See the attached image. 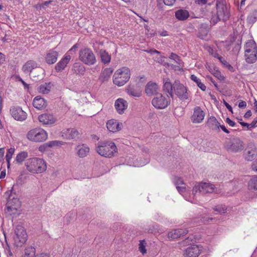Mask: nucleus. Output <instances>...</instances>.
<instances>
[{
  "instance_id": "obj_1",
  "label": "nucleus",
  "mask_w": 257,
  "mask_h": 257,
  "mask_svg": "<svg viewBox=\"0 0 257 257\" xmlns=\"http://www.w3.org/2000/svg\"><path fill=\"white\" fill-rule=\"evenodd\" d=\"M27 170L32 173H41L46 170L47 166L43 159L33 158L27 160L25 163Z\"/></svg>"
},
{
  "instance_id": "obj_2",
  "label": "nucleus",
  "mask_w": 257,
  "mask_h": 257,
  "mask_svg": "<svg viewBox=\"0 0 257 257\" xmlns=\"http://www.w3.org/2000/svg\"><path fill=\"white\" fill-rule=\"evenodd\" d=\"M96 152L101 156L111 158L117 152V148L115 144L111 142L100 143L96 148Z\"/></svg>"
},
{
  "instance_id": "obj_3",
  "label": "nucleus",
  "mask_w": 257,
  "mask_h": 257,
  "mask_svg": "<svg viewBox=\"0 0 257 257\" xmlns=\"http://www.w3.org/2000/svg\"><path fill=\"white\" fill-rule=\"evenodd\" d=\"M130 76V69L127 67H122L114 73L113 76V82L118 86H123L129 80Z\"/></svg>"
},
{
  "instance_id": "obj_4",
  "label": "nucleus",
  "mask_w": 257,
  "mask_h": 257,
  "mask_svg": "<svg viewBox=\"0 0 257 257\" xmlns=\"http://www.w3.org/2000/svg\"><path fill=\"white\" fill-rule=\"evenodd\" d=\"M217 12L215 16L211 18V22L213 24H216L219 21H226L230 16L229 12L226 5L216 6Z\"/></svg>"
},
{
  "instance_id": "obj_5",
  "label": "nucleus",
  "mask_w": 257,
  "mask_h": 257,
  "mask_svg": "<svg viewBox=\"0 0 257 257\" xmlns=\"http://www.w3.org/2000/svg\"><path fill=\"white\" fill-rule=\"evenodd\" d=\"M79 58L81 62L88 65H94L96 62V57L93 52L90 49L87 48L80 50Z\"/></svg>"
},
{
  "instance_id": "obj_6",
  "label": "nucleus",
  "mask_w": 257,
  "mask_h": 257,
  "mask_svg": "<svg viewBox=\"0 0 257 257\" xmlns=\"http://www.w3.org/2000/svg\"><path fill=\"white\" fill-rule=\"evenodd\" d=\"M47 132L41 128H35L31 130L27 135L28 140L35 142L45 141L47 139Z\"/></svg>"
},
{
  "instance_id": "obj_7",
  "label": "nucleus",
  "mask_w": 257,
  "mask_h": 257,
  "mask_svg": "<svg viewBox=\"0 0 257 257\" xmlns=\"http://www.w3.org/2000/svg\"><path fill=\"white\" fill-rule=\"evenodd\" d=\"M193 194H196L198 192L202 194L206 193H218V190L214 185L208 183H200L196 184L192 189Z\"/></svg>"
},
{
  "instance_id": "obj_8",
  "label": "nucleus",
  "mask_w": 257,
  "mask_h": 257,
  "mask_svg": "<svg viewBox=\"0 0 257 257\" xmlns=\"http://www.w3.org/2000/svg\"><path fill=\"white\" fill-rule=\"evenodd\" d=\"M170 98L161 93L157 94L152 100V105L156 108L162 109L167 107L170 104Z\"/></svg>"
},
{
  "instance_id": "obj_9",
  "label": "nucleus",
  "mask_w": 257,
  "mask_h": 257,
  "mask_svg": "<svg viewBox=\"0 0 257 257\" xmlns=\"http://www.w3.org/2000/svg\"><path fill=\"white\" fill-rule=\"evenodd\" d=\"M173 89L175 94L181 100H186L189 97L187 88L181 84L179 80H176L173 84Z\"/></svg>"
},
{
  "instance_id": "obj_10",
  "label": "nucleus",
  "mask_w": 257,
  "mask_h": 257,
  "mask_svg": "<svg viewBox=\"0 0 257 257\" xmlns=\"http://www.w3.org/2000/svg\"><path fill=\"white\" fill-rule=\"evenodd\" d=\"M27 234L24 228L21 225H18L15 229V235L14 237L15 243L17 246H22L27 240Z\"/></svg>"
},
{
  "instance_id": "obj_11",
  "label": "nucleus",
  "mask_w": 257,
  "mask_h": 257,
  "mask_svg": "<svg viewBox=\"0 0 257 257\" xmlns=\"http://www.w3.org/2000/svg\"><path fill=\"white\" fill-rule=\"evenodd\" d=\"M225 147L227 151L238 152L243 150V142L237 138H233L226 143Z\"/></svg>"
},
{
  "instance_id": "obj_12",
  "label": "nucleus",
  "mask_w": 257,
  "mask_h": 257,
  "mask_svg": "<svg viewBox=\"0 0 257 257\" xmlns=\"http://www.w3.org/2000/svg\"><path fill=\"white\" fill-rule=\"evenodd\" d=\"M61 136L65 139L76 140L80 138V134L75 128H68L64 129L61 132Z\"/></svg>"
},
{
  "instance_id": "obj_13",
  "label": "nucleus",
  "mask_w": 257,
  "mask_h": 257,
  "mask_svg": "<svg viewBox=\"0 0 257 257\" xmlns=\"http://www.w3.org/2000/svg\"><path fill=\"white\" fill-rule=\"evenodd\" d=\"M10 112L14 118L18 121H24L27 118V114L19 106H13L10 109Z\"/></svg>"
},
{
  "instance_id": "obj_14",
  "label": "nucleus",
  "mask_w": 257,
  "mask_h": 257,
  "mask_svg": "<svg viewBox=\"0 0 257 257\" xmlns=\"http://www.w3.org/2000/svg\"><path fill=\"white\" fill-rule=\"evenodd\" d=\"M205 116V112L199 106H196L193 110V113L191 116L192 122L199 123L202 121Z\"/></svg>"
},
{
  "instance_id": "obj_15",
  "label": "nucleus",
  "mask_w": 257,
  "mask_h": 257,
  "mask_svg": "<svg viewBox=\"0 0 257 257\" xmlns=\"http://www.w3.org/2000/svg\"><path fill=\"white\" fill-rule=\"evenodd\" d=\"M244 155L245 160L251 161L257 156V149L254 145L248 146L245 150Z\"/></svg>"
},
{
  "instance_id": "obj_16",
  "label": "nucleus",
  "mask_w": 257,
  "mask_h": 257,
  "mask_svg": "<svg viewBox=\"0 0 257 257\" xmlns=\"http://www.w3.org/2000/svg\"><path fill=\"white\" fill-rule=\"evenodd\" d=\"M106 127L109 132L116 133L121 130L122 123L118 122L117 120L112 119L107 121Z\"/></svg>"
},
{
  "instance_id": "obj_17",
  "label": "nucleus",
  "mask_w": 257,
  "mask_h": 257,
  "mask_svg": "<svg viewBox=\"0 0 257 257\" xmlns=\"http://www.w3.org/2000/svg\"><path fill=\"white\" fill-rule=\"evenodd\" d=\"M126 90L128 94L131 96L139 97L141 96V89L136 84H130L126 88Z\"/></svg>"
},
{
  "instance_id": "obj_18",
  "label": "nucleus",
  "mask_w": 257,
  "mask_h": 257,
  "mask_svg": "<svg viewBox=\"0 0 257 257\" xmlns=\"http://www.w3.org/2000/svg\"><path fill=\"white\" fill-rule=\"evenodd\" d=\"M38 119L40 122L44 124H51L56 121V118L53 115L49 113H44L38 116Z\"/></svg>"
},
{
  "instance_id": "obj_19",
  "label": "nucleus",
  "mask_w": 257,
  "mask_h": 257,
  "mask_svg": "<svg viewBox=\"0 0 257 257\" xmlns=\"http://www.w3.org/2000/svg\"><path fill=\"white\" fill-rule=\"evenodd\" d=\"M58 53L54 49L50 50L46 55L45 60L48 64H54L57 60Z\"/></svg>"
},
{
  "instance_id": "obj_20",
  "label": "nucleus",
  "mask_w": 257,
  "mask_h": 257,
  "mask_svg": "<svg viewBox=\"0 0 257 257\" xmlns=\"http://www.w3.org/2000/svg\"><path fill=\"white\" fill-rule=\"evenodd\" d=\"M200 254V249L197 245L187 247L184 252L185 257H197Z\"/></svg>"
},
{
  "instance_id": "obj_21",
  "label": "nucleus",
  "mask_w": 257,
  "mask_h": 257,
  "mask_svg": "<svg viewBox=\"0 0 257 257\" xmlns=\"http://www.w3.org/2000/svg\"><path fill=\"white\" fill-rule=\"evenodd\" d=\"M71 59L69 55L66 54L64 57L55 66V69L57 72H61L65 69Z\"/></svg>"
},
{
  "instance_id": "obj_22",
  "label": "nucleus",
  "mask_w": 257,
  "mask_h": 257,
  "mask_svg": "<svg viewBox=\"0 0 257 257\" xmlns=\"http://www.w3.org/2000/svg\"><path fill=\"white\" fill-rule=\"evenodd\" d=\"M38 67V64L34 60H29L25 63L22 67V71L25 74L29 75L32 72V70Z\"/></svg>"
},
{
  "instance_id": "obj_23",
  "label": "nucleus",
  "mask_w": 257,
  "mask_h": 257,
  "mask_svg": "<svg viewBox=\"0 0 257 257\" xmlns=\"http://www.w3.org/2000/svg\"><path fill=\"white\" fill-rule=\"evenodd\" d=\"M158 86L155 83L149 82L145 88V92L148 96L156 95L158 93Z\"/></svg>"
},
{
  "instance_id": "obj_24",
  "label": "nucleus",
  "mask_w": 257,
  "mask_h": 257,
  "mask_svg": "<svg viewBox=\"0 0 257 257\" xmlns=\"http://www.w3.org/2000/svg\"><path fill=\"white\" fill-rule=\"evenodd\" d=\"M114 106L117 112L122 114L127 107V102L123 98H118L115 101Z\"/></svg>"
},
{
  "instance_id": "obj_25",
  "label": "nucleus",
  "mask_w": 257,
  "mask_h": 257,
  "mask_svg": "<svg viewBox=\"0 0 257 257\" xmlns=\"http://www.w3.org/2000/svg\"><path fill=\"white\" fill-rule=\"evenodd\" d=\"M89 148L85 144L78 145L75 148L76 153L80 158L86 157L89 153Z\"/></svg>"
},
{
  "instance_id": "obj_26",
  "label": "nucleus",
  "mask_w": 257,
  "mask_h": 257,
  "mask_svg": "<svg viewBox=\"0 0 257 257\" xmlns=\"http://www.w3.org/2000/svg\"><path fill=\"white\" fill-rule=\"evenodd\" d=\"M188 232V230L186 229H177L172 230L168 233V236L169 238L172 239H176L182 235L186 234Z\"/></svg>"
},
{
  "instance_id": "obj_27",
  "label": "nucleus",
  "mask_w": 257,
  "mask_h": 257,
  "mask_svg": "<svg viewBox=\"0 0 257 257\" xmlns=\"http://www.w3.org/2000/svg\"><path fill=\"white\" fill-rule=\"evenodd\" d=\"M33 105L34 107L40 110L46 107L47 101L43 98L37 96L34 99Z\"/></svg>"
},
{
  "instance_id": "obj_28",
  "label": "nucleus",
  "mask_w": 257,
  "mask_h": 257,
  "mask_svg": "<svg viewBox=\"0 0 257 257\" xmlns=\"http://www.w3.org/2000/svg\"><path fill=\"white\" fill-rule=\"evenodd\" d=\"M175 16L179 21H184L189 17L190 14L187 10L181 9L175 12Z\"/></svg>"
},
{
  "instance_id": "obj_29",
  "label": "nucleus",
  "mask_w": 257,
  "mask_h": 257,
  "mask_svg": "<svg viewBox=\"0 0 257 257\" xmlns=\"http://www.w3.org/2000/svg\"><path fill=\"white\" fill-rule=\"evenodd\" d=\"M54 85L51 82H46L41 84L37 88L40 93L48 94L51 91Z\"/></svg>"
},
{
  "instance_id": "obj_30",
  "label": "nucleus",
  "mask_w": 257,
  "mask_h": 257,
  "mask_svg": "<svg viewBox=\"0 0 257 257\" xmlns=\"http://www.w3.org/2000/svg\"><path fill=\"white\" fill-rule=\"evenodd\" d=\"M99 55L101 62L104 65L108 64L111 60V56L105 50L100 49L99 51Z\"/></svg>"
},
{
  "instance_id": "obj_31",
  "label": "nucleus",
  "mask_w": 257,
  "mask_h": 257,
  "mask_svg": "<svg viewBox=\"0 0 257 257\" xmlns=\"http://www.w3.org/2000/svg\"><path fill=\"white\" fill-rule=\"evenodd\" d=\"M244 56L245 60L248 63H253L256 60V53L257 52H250L248 49L245 50Z\"/></svg>"
},
{
  "instance_id": "obj_32",
  "label": "nucleus",
  "mask_w": 257,
  "mask_h": 257,
  "mask_svg": "<svg viewBox=\"0 0 257 257\" xmlns=\"http://www.w3.org/2000/svg\"><path fill=\"white\" fill-rule=\"evenodd\" d=\"M72 71L74 73L79 75H83L85 72V68L80 63H75L72 67Z\"/></svg>"
},
{
  "instance_id": "obj_33",
  "label": "nucleus",
  "mask_w": 257,
  "mask_h": 257,
  "mask_svg": "<svg viewBox=\"0 0 257 257\" xmlns=\"http://www.w3.org/2000/svg\"><path fill=\"white\" fill-rule=\"evenodd\" d=\"M207 125L213 130L219 131V123L214 116L210 117L206 122Z\"/></svg>"
},
{
  "instance_id": "obj_34",
  "label": "nucleus",
  "mask_w": 257,
  "mask_h": 257,
  "mask_svg": "<svg viewBox=\"0 0 257 257\" xmlns=\"http://www.w3.org/2000/svg\"><path fill=\"white\" fill-rule=\"evenodd\" d=\"M112 73V70L111 68H109L105 69L100 74V75L99 77V80L101 83L107 81L110 78Z\"/></svg>"
},
{
  "instance_id": "obj_35",
  "label": "nucleus",
  "mask_w": 257,
  "mask_h": 257,
  "mask_svg": "<svg viewBox=\"0 0 257 257\" xmlns=\"http://www.w3.org/2000/svg\"><path fill=\"white\" fill-rule=\"evenodd\" d=\"M208 33L207 27L206 25L202 24L200 25L197 36L198 38L203 39H204Z\"/></svg>"
},
{
  "instance_id": "obj_36",
  "label": "nucleus",
  "mask_w": 257,
  "mask_h": 257,
  "mask_svg": "<svg viewBox=\"0 0 257 257\" xmlns=\"http://www.w3.org/2000/svg\"><path fill=\"white\" fill-rule=\"evenodd\" d=\"M173 84L170 81H166L163 85V90L168 93L171 97H173Z\"/></svg>"
},
{
  "instance_id": "obj_37",
  "label": "nucleus",
  "mask_w": 257,
  "mask_h": 257,
  "mask_svg": "<svg viewBox=\"0 0 257 257\" xmlns=\"http://www.w3.org/2000/svg\"><path fill=\"white\" fill-rule=\"evenodd\" d=\"M12 202L8 201L6 204V207L7 211L9 214H14L17 213V210L20 207H16V206L12 205Z\"/></svg>"
},
{
  "instance_id": "obj_38",
  "label": "nucleus",
  "mask_w": 257,
  "mask_h": 257,
  "mask_svg": "<svg viewBox=\"0 0 257 257\" xmlns=\"http://www.w3.org/2000/svg\"><path fill=\"white\" fill-rule=\"evenodd\" d=\"M245 50L248 49L250 52H257V48L256 44L254 41H249L246 43L245 46Z\"/></svg>"
},
{
  "instance_id": "obj_39",
  "label": "nucleus",
  "mask_w": 257,
  "mask_h": 257,
  "mask_svg": "<svg viewBox=\"0 0 257 257\" xmlns=\"http://www.w3.org/2000/svg\"><path fill=\"white\" fill-rule=\"evenodd\" d=\"M190 79L195 82L197 86L203 91H205L206 89L205 85L201 82L200 79H199L196 76L192 74L190 76Z\"/></svg>"
},
{
  "instance_id": "obj_40",
  "label": "nucleus",
  "mask_w": 257,
  "mask_h": 257,
  "mask_svg": "<svg viewBox=\"0 0 257 257\" xmlns=\"http://www.w3.org/2000/svg\"><path fill=\"white\" fill-rule=\"evenodd\" d=\"M28 157V152L26 151H22L17 155L15 160L18 163H22L25 160V159Z\"/></svg>"
},
{
  "instance_id": "obj_41",
  "label": "nucleus",
  "mask_w": 257,
  "mask_h": 257,
  "mask_svg": "<svg viewBox=\"0 0 257 257\" xmlns=\"http://www.w3.org/2000/svg\"><path fill=\"white\" fill-rule=\"evenodd\" d=\"M248 187L250 190H257V177H253L249 181Z\"/></svg>"
},
{
  "instance_id": "obj_42",
  "label": "nucleus",
  "mask_w": 257,
  "mask_h": 257,
  "mask_svg": "<svg viewBox=\"0 0 257 257\" xmlns=\"http://www.w3.org/2000/svg\"><path fill=\"white\" fill-rule=\"evenodd\" d=\"M176 188L178 191L182 194L186 191V187L184 186H179V185H183V182L182 179L177 178V181L175 183Z\"/></svg>"
},
{
  "instance_id": "obj_43",
  "label": "nucleus",
  "mask_w": 257,
  "mask_h": 257,
  "mask_svg": "<svg viewBox=\"0 0 257 257\" xmlns=\"http://www.w3.org/2000/svg\"><path fill=\"white\" fill-rule=\"evenodd\" d=\"M36 253V249L33 247H29L25 249V254L23 257H34Z\"/></svg>"
},
{
  "instance_id": "obj_44",
  "label": "nucleus",
  "mask_w": 257,
  "mask_h": 257,
  "mask_svg": "<svg viewBox=\"0 0 257 257\" xmlns=\"http://www.w3.org/2000/svg\"><path fill=\"white\" fill-rule=\"evenodd\" d=\"M257 20V11L254 10L247 17V21L250 24L254 23Z\"/></svg>"
},
{
  "instance_id": "obj_45",
  "label": "nucleus",
  "mask_w": 257,
  "mask_h": 257,
  "mask_svg": "<svg viewBox=\"0 0 257 257\" xmlns=\"http://www.w3.org/2000/svg\"><path fill=\"white\" fill-rule=\"evenodd\" d=\"M218 59L221 63V64L223 65L224 67L227 68L230 71H233V67L229 64L222 57L219 56L218 57Z\"/></svg>"
},
{
  "instance_id": "obj_46",
  "label": "nucleus",
  "mask_w": 257,
  "mask_h": 257,
  "mask_svg": "<svg viewBox=\"0 0 257 257\" xmlns=\"http://www.w3.org/2000/svg\"><path fill=\"white\" fill-rule=\"evenodd\" d=\"M64 143H65L62 141L55 140L48 142L47 143H46V145L49 147H53L57 146H61L62 145H63Z\"/></svg>"
},
{
  "instance_id": "obj_47",
  "label": "nucleus",
  "mask_w": 257,
  "mask_h": 257,
  "mask_svg": "<svg viewBox=\"0 0 257 257\" xmlns=\"http://www.w3.org/2000/svg\"><path fill=\"white\" fill-rule=\"evenodd\" d=\"M169 58L174 61V62L177 64L181 65V64L182 63L181 60L180 59L178 55H177L176 54L171 53L169 56Z\"/></svg>"
},
{
  "instance_id": "obj_48",
  "label": "nucleus",
  "mask_w": 257,
  "mask_h": 257,
  "mask_svg": "<svg viewBox=\"0 0 257 257\" xmlns=\"http://www.w3.org/2000/svg\"><path fill=\"white\" fill-rule=\"evenodd\" d=\"M11 197L12 196H9L8 201L12 202V205L16 206V207H20L21 204L19 199L17 198H15L14 197L12 198H11Z\"/></svg>"
},
{
  "instance_id": "obj_49",
  "label": "nucleus",
  "mask_w": 257,
  "mask_h": 257,
  "mask_svg": "<svg viewBox=\"0 0 257 257\" xmlns=\"http://www.w3.org/2000/svg\"><path fill=\"white\" fill-rule=\"evenodd\" d=\"M211 73L216 78L220 80H223L224 77L221 74V72L218 70L214 69L213 71H210Z\"/></svg>"
},
{
  "instance_id": "obj_50",
  "label": "nucleus",
  "mask_w": 257,
  "mask_h": 257,
  "mask_svg": "<svg viewBox=\"0 0 257 257\" xmlns=\"http://www.w3.org/2000/svg\"><path fill=\"white\" fill-rule=\"evenodd\" d=\"M214 211L218 212L220 213H224L226 210V208L224 205H217L213 208Z\"/></svg>"
},
{
  "instance_id": "obj_51",
  "label": "nucleus",
  "mask_w": 257,
  "mask_h": 257,
  "mask_svg": "<svg viewBox=\"0 0 257 257\" xmlns=\"http://www.w3.org/2000/svg\"><path fill=\"white\" fill-rule=\"evenodd\" d=\"M15 149L14 148H11L8 149V152L7 153L6 156V159L7 161H9V160H11L12 158L13 155L14 153Z\"/></svg>"
},
{
  "instance_id": "obj_52",
  "label": "nucleus",
  "mask_w": 257,
  "mask_h": 257,
  "mask_svg": "<svg viewBox=\"0 0 257 257\" xmlns=\"http://www.w3.org/2000/svg\"><path fill=\"white\" fill-rule=\"evenodd\" d=\"M53 2L52 0H49L48 1H45L44 3H43L42 4L38 5L37 6V8H43L45 9L46 7H47L49 4L52 3Z\"/></svg>"
},
{
  "instance_id": "obj_53",
  "label": "nucleus",
  "mask_w": 257,
  "mask_h": 257,
  "mask_svg": "<svg viewBox=\"0 0 257 257\" xmlns=\"http://www.w3.org/2000/svg\"><path fill=\"white\" fill-rule=\"evenodd\" d=\"M208 51L210 54H211L213 57L217 58V59L218 57L220 56H219L218 54L216 52V51L213 50V49L211 47H209L208 48Z\"/></svg>"
},
{
  "instance_id": "obj_54",
  "label": "nucleus",
  "mask_w": 257,
  "mask_h": 257,
  "mask_svg": "<svg viewBox=\"0 0 257 257\" xmlns=\"http://www.w3.org/2000/svg\"><path fill=\"white\" fill-rule=\"evenodd\" d=\"M139 250L143 254L146 252L145 245L144 244L143 241H141L139 243Z\"/></svg>"
},
{
  "instance_id": "obj_55",
  "label": "nucleus",
  "mask_w": 257,
  "mask_h": 257,
  "mask_svg": "<svg viewBox=\"0 0 257 257\" xmlns=\"http://www.w3.org/2000/svg\"><path fill=\"white\" fill-rule=\"evenodd\" d=\"M17 79L23 84L25 88H28L29 87V85L27 84L20 76H17Z\"/></svg>"
},
{
  "instance_id": "obj_56",
  "label": "nucleus",
  "mask_w": 257,
  "mask_h": 257,
  "mask_svg": "<svg viewBox=\"0 0 257 257\" xmlns=\"http://www.w3.org/2000/svg\"><path fill=\"white\" fill-rule=\"evenodd\" d=\"M145 51L147 52V53H150L151 54H155V53H156V54H160L161 53L160 52L158 51L157 50L154 49H151L150 50H145Z\"/></svg>"
},
{
  "instance_id": "obj_57",
  "label": "nucleus",
  "mask_w": 257,
  "mask_h": 257,
  "mask_svg": "<svg viewBox=\"0 0 257 257\" xmlns=\"http://www.w3.org/2000/svg\"><path fill=\"white\" fill-rule=\"evenodd\" d=\"M226 122L231 126H234L236 124L235 122L231 120L228 117L226 118Z\"/></svg>"
},
{
  "instance_id": "obj_58",
  "label": "nucleus",
  "mask_w": 257,
  "mask_h": 257,
  "mask_svg": "<svg viewBox=\"0 0 257 257\" xmlns=\"http://www.w3.org/2000/svg\"><path fill=\"white\" fill-rule=\"evenodd\" d=\"M223 103L226 106V107L228 109V110L231 113H233L232 107L225 100H223Z\"/></svg>"
},
{
  "instance_id": "obj_59",
  "label": "nucleus",
  "mask_w": 257,
  "mask_h": 257,
  "mask_svg": "<svg viewBox=\"0 0 257 257\" xmlns=\"http://www.w3.org/2000/svg\"><path fill=\"white\" fill-rule=\"evenodd\" d=\"M257 123V117L254 118L252 122L249 123L250 128L255 127V124Z\"/></svg>"
},
{
  "instance_id": "obj_60",
  "label": "nucleus",
  "mask_w": 257,
  "mask_h": 257,
  "mask_svg": "<svg viewBox=\"0 0 257 257\" xmlns=\"http://www.w3.org/2000/svg\"><path fill=\"white\" fill-rule=\"evenodd\" d=\"M4 154H5L4 148H0V161L4 160Z\"/></svg>"
},
{
  "instance_id": "obj_61",
  "label": "nucleus",
  "mask_w": 257,
  "mask_h": 257,
  "mask_svg": "<svg viewBox=\"0 0 257 257\" xmlns=\"http://www.w3.org/2000/svg\"><path fill=\"white\" fill-rule=\"evenodd\" d=\"M6 61V58L4 54L0 52V64H3Z\"/></svg>"
},
{
  "instance_id": "obj_62",
  "label": "nucleus",
  "mask_w": 257,
  "mask_h": 257,
  "mask_svg": "<svg viewBox=\"0 0 257 257\" xmlns=\"http://www.w3.org/2000/svg\"><path fill=\"white\" fill-rule=\"evenodd\" d=\"M246 106V103L245 101L241 100L239 104H238V107L240 108H243L245 107Z\"/></svg>"
},
{
  "instance_id": "obj_63",
  "label": "nucleus",
  "mask_w": 257,
  "mask_h": 257,
  "mask_svg": "<svg viewBox=\"0 0 257 257\" xmlns=\"http://www.w3.org/2000/svg\"><path fill=\"white\" fill-rule=\"evenodd\" d=\"M252 170L257 172V159L255 162L251 166Z\"/></svg>"
},
{
  "instance_id": "obj_64",
  "label": "nucleus",
  "mask_w": 257,
  "mask_h": 257,
  "mask_svg": "<svg viewBox=\"0 0 257 257\" xmlns=\"http://www.w3.org/2000/svg\"><path fill=\"white\" fill-rule=\"evenodd\" d=\"M34 257H49V255L47 253H40L39 254H37L36 255H35Z\"/></svg>"
}]
</instances>
